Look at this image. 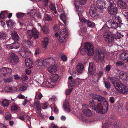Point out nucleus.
<instances>
[{
  "mask_svg": "<svg viewBox=\"0 0 128 128\" xmlns=\"http://www.w3.org/2000/svg\"><path fill=\"white\" fill-rule=\"evenodd\" d=\"M8 61L12 65H15L18 62L19 58L17 55L14 53H10V56L8 58Z\"/></svg>",
  "mask_w": 128,
  "mask_h": 128,
  "instance_id": "8",
  "label": "nucleus"
},
{
  "mask_svg": "<svg viewBox=\"0 0 128 128\" xmlns=\"http://www.w3.org/2000/svg\"><path fill=\"white\" fill-rule=\"evenodd\" d=\"M49 38L48 37H46L44 38V40L42 42V47L45 49H46L48 43Z\"/></svg>",
  "mask_w": 128,
  "mask_h": 128,
  "instance_id": "26",
  "label": "nucleus"
},
{
  "mask_svg": "<svg viewBox=\"0 0 128 128\" xmlns=\"http://www.w3.org/2000/svg\"><path fill=\"white\" fill-rule=\"evenodd\" d=\"M126 55L127 54L125 52L122 53L120 56V58L123 60H126L127 58Z\"/></svg>",
  "mask_w": 128,
  "mask_h": 128,
  "instance_id": "38",
  "label": "nucleus"
},
{
  "mask_svg": "<svg viewBox=\"0 0 128 128\" xmlns=\"http://www.w3.org/2000/svg\"><path fill=\"white\" fill-rule=\"evenodd\" d=\"M24 15V14L22 12H18L16 14L17 17L19 18H22Z\"/></svg>",
  "mask_w": 128,
  "mask_h": 128,
  "instance_id": "46",
  "label": "nucleus"
},
{
  "mask_svg": "<svg viewBox=\"0 0 128 128\" xmlns=\"http://www.w3.org/2000/svg\"><path fill=\"white\" fill-rule=\"evenodd\" d=\"M25 62L26 65L28 68L30 69L32 68L34 64L31 59H28L27 60L26 59L25 60Z\"/></svg>",
  "mask_w": 128,
  "mask_h": 128,
  "instance_id": "22",
  "label": "nucleus"
},
{
  "mask_svg": "<svg viewBox=\"0 0 128 128\" xmlns=\"http://www.w3.org/2000/svg\"><path fill=\"white\" fill-rule=\"evenodd\" d=\"M43 32L46 34H47L49 33L50 30L48 26L45 25H44L42 29Z\"/></svg>",
  "mask_w": 128,
  "mask_h": 128,
  "instance_id": "32",
  "label": "nucleus"
},
{
  "mask_svg": "<svg viewBox=\"0 0 128 128\" xmlns=\"http://www.w3.org/2000/svg\"><path fill=\"white\" fill-rule=\"evenodd\" d=\"M82 111L84 114L86 116H90L92 115V112L89 109H83Z\"/></svg>",
  "mask_w": 128,
  "mask_h": 128,
  "instance_id": "30",
  "label": "nucleus"
},
{
  "mask_svg": "<svg viewBox=\"0 0 128 128\" xmlns=\"http://www.w3.org/2000/svg\"><path fill=\"white\" fill-rule=\"evenodd\" d=\"M11 109L12 110H16L18 109V108L16 106L14 105L11 106Z\"/></svg>",
  "mask_w": 128,
  "mask_h": 128,
  "instance_id": "55",
  "label": "nucleus"
},
{
  "mask_svg": "<svg viewBox=\"0 0 128 128\" xmlns=\"http://www.w3.org/2000/svg\"><path fill=\"white\" fill-rule=\"evenodd\" d=\"M124 62L122 61H118L116 63V64L118 66H124Z\"/></svg>",
  "mask_w": 128,
  "mask_h": 128,
  "instance_id": "41",
  "label": "nucleus"
},
{
  "mask_svg": "<svg viewBox=\"0 0 128 128\" xmlns=\"http://www.w3.org/2000/svg\"><path fill=\"white\" fill-rule=\"evenodd\" d=\"M25 72L26 74H30L31 73V71L30 70H25Z\"/></svg>",
  "mask_w": 128,
  "mask_h": 128,
  "instance_id": "61",
  "label": "nucleus"
},
{
  "mask_svg": "<svg viewBox=\"0 0 128 128\" xmlns=\"http://www.w3.org/2000/svg\"><path fill=\"white\" fill-rule=\"evenodd\" d=\"M61 58L62 60L64 61H66L67 60V56L64 54H62L61 55Z\"/></svg>",
  "mask_w": 128,
  "mask_h": 128,
  "instance_id": "47",
  "label": "nucleus"
},
{
  "mask_svg": "<svg viewBox=\"0 0 128 128\" xmlns=\"http://www.w3.org/2000/svg\"><path fill=\"white\" fill-rule=\"evenodd\" d=\"M108 4L103 0H98L96 3V5L98 9L101 10L106 8Z\"/></svg>",
  "mask_w": 128,
  "mask_h": 128,
  "instance_id": "11",
  "label": "nucleus"
},
{
  "mask_svg": "<svg viewBox=\"0 0 128 128\" xmlns=\"http://www.w3.org/2000/svg\"><path fill=\"white\" fill-rule=\"evenodd\" d=\"M58 78V75L57 74H54L51 75L50 78L49 80L51 82H56Z\"/></svg>",
  "mask_w": 128,
  "mask_h": 128,
  "instance_id": "24",
  "label": "nucleus"
},
{
  "mask_svg": "<svg viewBox=\"0 0 128 128\" xmlns=\"http://www.w3.org/2000/svg\"><path fill=\"white\" fill-rule=\"evenodd\" d=\"M49 0H42L44 6H46L48 5Z\"/></svg>",
  "mask_w": 128,
  "mask_h": 128,
  "instance_id": "56",
  "label": "nucleus"
},
{
  "mask_svg": "<svg viewBox=\"0 0 128 128\" xmlns=\"http://www.w3.org/2000/svg\"><path fill=\"white\" fill-rule=\"evenodd\" d=\"M55 63V60L52 57L44 59L42 62L43 65L45 67H48L50 65H54Z\"/></svg>",
  "mask_w": 128,
  "mask_h": 128,
  "instance_id": "9",
  "label": "nucleus"
},
{
  "mask_svg": "<svg viewBox=\"0 0 128 128\" xmlns=\"http://www.w3.org/2000/svg\"><path fill=\"white\" fill-rule=\"evenodd\" d=\"M118 6L121 8H126L127 6L126 3L123 1H117Z\"/></svg>",
  "mask_w": 128,
  "mask_h": 128,
  "instance_id": "23",
  "label": "nucleus"
},
{
  "mask_svg": "<svg viewBox=\"0 0 128 128\" xmlns=\"http://www.w3.org/2000/svg\"><path fill=\"white\" fill-rule=\"evenodd\" d=\"M36 112L38 114V116L39 118L40 119H42L43 118V116L40 112L39 111H36Z\"/></svg>",
  "mask_w": 128,
  "mask_h": 128,
  "instance_id": "45",
  "label": "nucleus"
},
{
  "mask_svg": "<svg viewBox=\"0 0 128 128\" xmlns=\"http://www.w3.org/2000/svg\"><path fill=\"white\" fill-rule=\"evenodd\" d=\"M107 0L108 2V4H112L114 3V0Z\"/></svg>",
  "mask_w": 128,
  "mask_h": 128,
  "instance_id": "62",
  "label": "nucleus"
},
{
  "mask_svg": "<svg viewBox=\"0 0 128 128\" xmlns=\"http://www.w3.org/2000/svg\"><path fill=\"white\" fill-rule=\"evenodd\" d=\"M40 53V48H36L35 49V54H38Z\"/></svg>",
  "mask_w": 128,
  "mask_h": 128,
  "instance_id": "52",
  "label": "nucleus"
},
{
  "mask_svg": "<svg viewBox=\"0 0 128 128\" xmlns=\"http://www.w3.org/2000/svg\"><path fill=\"white\" fill-rule=\"evenodd\" d=\"M20 45L18 42H14L10 44H7L6 47L8 48L12 49L13 48L17 49L20 47Z\"/></svg>",
  "mask_w": 128,
  "mask_h": 128,
  "instance_id": "14",
  "label": "nucleus"
},
{
  "mask_svg": "<svg viewBox=\"0 0 128 128\" xmlns=\"http://www.w3.org/2000/svg\"><path fill=\"white\" fill-rule=\"evenodd\" d=\"M72 88H70L67 90L66 92V94L67 95H68L69 94L72 92Z\"/></svg>",
  "mask_w": 128,
  "mask_h": 128,
  "instance_id": "53",
  "label": "nucleus"
},
{
  "mask_svg": "<svg viewBox=\"0 0 128 128\" xmlns=\"http://www.w3.org/2000/svg\"><path fill=\"white\" fill-rule=\"evenodd\" d=\"M11 116L10 114H9V115H6V120H10L11 119Z\"/></svg>",
  "mask_w": 128,
  "mask_h": 128,
  "instance_id": "58",
  "label": "nucleus"
},
{
  "mask_svg": "<svg viewBox=\"0 0 128 128\" xmlns=\"http://www.w3.org/2000/svg\"><path fill=\"white\" fill-rule=\"evenodd\" d=\"M40 101H35L34 103V106L37 108V110H41V106L40 103Z\"/></svg>",
  "mask_w": 128,
  "mask_h": 128,
  "instance_id": "31",
  "label": "nucleus"
},
{
  "mask_svg": "<svg viewBox=\"0 0 128 128\" xmlns=\"http://www.w3.org/2000/svg\"><path fill=\"white\" fill-rule=\"evenodd\" d=\"M95 65L93 62L89 63L88 68L89 72L90 74H92L94 72Z\"/></svg>",
  "mask_w": 128,
  "mask_h": 128,
  "instance_id": "16",
  "label": "nucleus"
},
{
  "mask_svg": "<svg viewBox=\"0 0 128 128\" xmlns=\"http://www.w3.org/2000/svg\"><path fill=\"white\" fill-rule=\"evenodd\" d=\"M128 74L125 72H121L119 74L118 76L123 81H125L127 79Z\"/></svg>",
  "mask_w": 128,
  "mask_h": 128,
  "instance_id": "15",
  "label": "nucleus"
},
{
  "mask_svg": "<svg viewBox=\"0 0 128 128\" xmlns=\"http://www.w3.org/2000/svg\"><path fill=\"white\" fill-rule=\"evenodd\" d=\"M87 0H79L76 1L74 2L75 5L76 6L78 4L83 5L85 4Z\"/></svg>",
  "mask_w": 128,
  "mask_h": 128,
  "instance_id": "28",
  "label": "nucleus"
},
{
  "mask_svg": "<svg viewBox=\"0 0 128 128\" xmlns=\"http://www.w3.org/2000/svg\"><path fill=\"white\" fill-rule=\"evenodd\" d=\"M97 10L96 6L94 4H92L90 9L89 14L90 16L92 18H97L99 16L96 13Z\"/></svg>",
  "mask_w": 128,
  "mask_h": 128,
  "instance_id": "10",
  "label": "nucleus"
},
{
  "mask_svg": "<svg viewBox=\"0 0 128 128\" xmlns=\"http://www.w3.org/2000/svg\"><path fill=\"white\" fill-rule=\"evenodd\" d=\"M7 11H2L0 14V18H4L5 17V14H7Z\"/></svg>",
  "mask_w": 128,
  "mask_h": 128,
  "instance_id": "42",
  "label": "nucleus"
},
{
  "mask_svg": "<svg viewBox=\"0 0 128 128\" xmlns=\"http://www.w3.org/2000/svg\"><path fill=\"white\" fill-rule=\"evenodd\" d=\"M27 101L28 100L26 99H24L23 102L22 103V104L24 106H25L26 104Z\"/></svg>",
  "mask_w": 128,
  "mask_h": 128,
  "instance_id": "63",
  "label": "nucleus"
},
{
  "mask_svg": "<svg viewBox=\"0 0 128 128\" xmlns=\"http://www.w3.org/2000/svg\"><path fill=\"white\" fill-rule=\"evenodd\" d=\"M51 66L48 68V70L50 73H53L56 71L57 67L54 65H50Z\"/></svg>",
  "mask_w": 128,
  "mask_h": 128,
  "instance_id": "25",
  "label": "nucleus"
},
{
  "mask_svg": "<svg viewBox=\"0 0 128 128\" xmlns=\"http://www.w3.org/2000/svg\"><path fill=\"white\" fill-rule=\"evenodd\" d=\"M63 105L65 111L68 112H70V109L69 102L68 101L66 100L63 103Z\"/></svg>",
  "mask_w": 128,
  "mask_h": 128,
  "instance_id": "17",
  "label": "nucleus"
},
{
  "mask_svg": "<svg viewBox=\"0 0 128 128\" xmlns=\"http://www.w3.org/2000/svg\"><path fill=\"white\" fill-rule=\"evenodd\" d=\"M22 80H28V77L26 74H24L22 76Z\"/></svg>",
  "mask_w": 128,
  "mask_h": 128,
  "instance_id": "50",
  "label": "nucleus"
},
{
  "mask_svg": "<svg viewBox=\"0 0 128 128\" xmlns=\"http://www.w3.org/2000/svg\"><path fill=\"white\" fill-rule=\"evenodd\" d=\"M92 100L90 101V107L100 114L106 113L108 110V103L105 98L99 95L92 94Z\"/></svg>",
  "mask_w": 128,
  "mask_h": 128,
  "instance_id": "2",
  "label": "nucleus"
},
{
  "mask_svg": "<svg viewBox=\"0 0 128 128\" xmlns=\"http://www.w3.org/2000/svg\"><path fill=\"white\" fill-rule=\"evenodd\" d=\"M77 72L80 73H82L84 70V66L83 64H78L76 66Z\"/></svg>",
  "mask_w": 128,
  "mask_h": 128,
  "instance_id": "21",
  "label": "nucleus"
},
{
  "mask_svg": "<svg viewBox=\"0 0 128 128\" xmlns=\"http://www.w3.org/2000/svg\"><path fill=\"white\" fill-rule=\"evenodd\" d=\"M118 10L117 8L115 3L109 4L108 6V12L111 15H116L117 13Z\"/></svg>",
  "mask_w": 128,
  "mask_h": 128,
  "instance_id": "6",
  "label": "nucleus"
},
{
  "mask_svg": "<svg viewBox=\"0 0 128 128\" xmlns=\"http://www.w3.org/2000/svg\"><path fill=\"white\" fill-rule=\"evenodd\" d=\"M28 84L25 83H22L19 86V89L20 92H23L26 90Z\"/></svg>",
  "mask_w": 128,
  "mask_h": 128,
  "instance_id": "20",
  "label": "nucleus"
},
{
  "mask_svg": "<svg viewBox=\"0 0 128 128\" xmlns=\"http://www.w3.org/2000/svg\"><path fill=\"white\" fill-rule=\"evenodd\" d=\"M9 101L7 100L4 99L2 101V106H8L9 104Z\"/></svg>",
  "mask_w": 128,
  "mask_h": 128,
  "instance_id": "36",
  "label": "nucleus"
},
{
  "mask_svg": "<svg viewBox=\"0 0 128 128\" xmlns=\"http://www.w3.org/2000/svg\"><path fill=\"white\" fill-rule=\"evenodd\" d=\"M111 68V66L110 65H107L106 67L105 68L106 70L107 71L109 72Z\"/></svg>",
  "mask_w": 128,
  "mask_h": 128,
  "instance_id": "54",
  "label": "nucleus"
},
{
  "mask_svg": "<svg viewBox=\"0 0 128 128\" xmlns=\"http://www.w3.org/2000/svg\"><path fill=\"white\" fill-rule=\"evenodd\" d=\"M81 80L79 79L76 80H69L68 83V86L70 87H73L79 85L81 83Z\"/></svg>",
  "mask_w": 128,
  "mask_h": 128,
  "instance_id": "12",
  "label": "nucleus"
},
{
  "mask_svg": "<svg viewBox=\"0 0 128 128\" xmlns=\"http://www.w3.org/2000/svg\"><path fill=\"white\" fill-rule=\"evenodd\" d=\"M12 72V69L10 68L3 67L0 70V76L2 77L8 76Z\"/></svg>",
  "mask_w": 128,
  "mask_h": 128,
  "instance_id": "7",
  "label": "nucleus"
},
{
  "mask_svg": "<svg viewBox=\"0 0 128 128\" xmlns=\"http://www.w3.org/2000/svg\"><path fill=\"white\" fill-rule=\"evenodd\" d=\"M122 14L127 19H128V12L124 10L122 12Z\"/></svg>",
  "mask_w": 128,
  "mask_h": 128,
  "instance_id": "49",
  "label": "nucleus"
},
{
  "mask_svg": "<svg viewBox=\"0 0 128 128\" xmlns=\"http://www.w3.org/2000/svg\"><path fill=\"white\" fill-rule=\"evenodd\" d=\"M18 118L20 119L22 121H24V116H22L20 117H18Z\"/></svg>",
  "mask_w": 128,
  "mask_h": 128,
  "instance_id": "64",
  "label": "nucleus"
},
{
  "mask_svg": "<svg viewBox=\"0 0 128 128\" xmlns=\"http://www.w3.org/2000/svg\"><path fill=\"white\" fill-rule=\"evenodd\" d=\"M80 20L83 22L85 24H86L88 27H92V23L89 20L86 19L84 17L81 18Z\"/></svg>",
  "mask_w": 128,
  "mask_h": 128,
  "instance_id": "18",
  "label": "nucleus"
},
{
  "mask_svg": "<svg viewBox=\"0 0 128 128\" xmlns=\"http://www.w3.org/2000/svg\"><path fill=\"white\" fill-rule=\"evenodd\" d=\"M42 15L40 13H37L34 15V18L36 21L38 22L41 18Z\"/></svg>",
  "mask_w": 128,
  "mask_h": 128,
  "instance_id": "33",
  "label": "nucleus"
},
{
  "mask_svg": "<svg viewBox=\"0 0 128 128\" xmlns=\"http://www.w3.org/2000/svg\"><path fill=\"white\" fill-rule=\"evenodd\" d=\"M70 74L72 76H75L76 75V72L73 70L70 71Z\"/></svg>",
  "mask_w": 128,
  "mask_h": 128,
  "instance_id": "60",
  "label": "nucleus"
},
{
  "mask_svg": "<svg viewBox=\"0 0 128 128\" xmlns=\"http://www.w3.org/2000/svg\"><path fill=\"white\" fill-rule=\"evenodd\" d=\"M6 34L3 32H0V39L2 40L5 39L6 37Z\"/></svg>",
  "mask_w": 128,
  "mask_h": 128,
  "instance_id": "44",
  "label": "nucleus"
},
{
  "mask_svg": "<svg viewBox=\"0 0 128 128\" xmlns=\"http://www.w3.org/2000/svg\"><path fill=\"white\" fill-rule=\"evenodd\" d=\"M117 91L122 94H125L128 92V88L121 83L118 79L115 77L109 78Z\"/></svg>",
  "mask_w": 128,
  "mask_h": 128,
  "instance_id": "5",
  "label": "nucleus"
},
{
  "mask_svg": "<svg viewBox=\"0 0 128 128\" xmlns=\"http://www.w3.org/2000/svg\"><path fill=\"white\" fill-rule=\"evenodd\" d=\"M13 80V78L12 77H10L4 79L3 80V81L5 83H9L12 82Z\"/></svg>",
  "mask_w": 128,
  "mask_h": 128,
  "instance_id": "39",
  "label": "nucleus"
},
{
  "mask_svg": "<svg viewBox=\"0 0 128 128\" xmlns=\"http://www.w3.org/2000/svg\"><path fill=\"white\" fill-rule=\"evenodd\" d=\"M42 60H38L36 62V66H39L43 65Z\"/></svg>",
  "mask_w": 128,
  "mask_h": 128,
  "instance_id": "40",
  "label": "nucleus"
},
{
  "mask_svg": "<svg viewBox=\"0 0 128 128\" xmlns=\"http://www.w3.org/2000/svg\"><path fill=\"white\" fill-rule=\"evenodd\" d=\"M60 17L62 20H65L66 18V17L65 15L63 14L60 16Z\"/></svg>",
  "mask_w": 128,
  "mask_h": 128,
  "instance_id": "48",
  "label": "nucleus"
},
{
  "mask_svg": "<svg viewBox=\"0 0 128 128\" xmlns=\"http://www.w3.org/2000/svg\"><path fill=\"white\" fill-rule=\"evenodd\" d=\"M18 97V98L20 99H23L25 98V96L22 94H20L19 95Z\"/></svg>",
  "mask_w": 128,
  "mask_h": 128,
  "instance_id": "57",
  "label": "nucleus"
},
{
  "mask_svg": "<svg viewBox=\"0 0 128 128\" xmlns=\"http://www.w3.org/2000/svg\"><path fill=\"white\" fill-rule=\"evenodd\" d=\"M44 15L45 19L46 21H48L51 20L52 18L51 16L50 15L46 14H44Z\"/></svg>",
  "mask_w": 128,
  "mask_h": 128,
  "instance_id": "43",
  "label": "nucleus"
},
{
  "mask_svg": "<svg viewBox=\"0 0 128 128\" xmlns=\"http://www.w3.org/2000/svg\"><path fill=\"white\" fill-rule=\"evenodd\" d=\"M49 8L52 10L53 11L55 14L57 13L55 5L54 4L51 3L49 5Z\"/></svg>",
  "mask_w": 128,
  "mask_h": 128,
  "instance_id": "29",
  "label": "nucleus"
},
{
  "mask_svg": "<svg viewBox=\"0 0 128 128\" xmlns=\"http://www.w3.org/2000/svg\"><path fill=\"white\" fill-rule=\"evenodd\" d=\"M68 34V30L66 28L62 29L60 32L59 40H64L65 39V36L66 35Z\"/></svg>",
  "mask_w": 128,
  "mask_h": 128,
  "instance_id": "13",
  "label": "nucleus"
},
{
  "mask_svg": "<svg viewBox=\"0 0 128 128\" xmlns=\"http://www.w3.org/2000/svg\"><path fill=\"white\" fill-rule=\"evenodd\" d=\"M28 33L29 34L28 36L29 40H23L22 43L23 47H25L26 48H21L19 50V53L20 55L24 58H27L29 56L30 52L27 48L33 46V42L32 40L34 39H38L40 34L39 32L35 29L28 30Z\"/></svg>",
  "mask_w": 128,
  "mask_h": 128,
  "instance_id": "3",
  "label": "nucleus"
},
{
  "mask_svg": "<svg viewBox=\"0 0 128 128\" xmlns=\"http://www.w3.org/2000/svg\"><path fill=\"white\" fill-rule=\"evenodd\" d=\"M43 96L41 93L38 92L36 93L35 98V99L40 100Z\"/></svg>",
  "mask_w": 128,
  "mask_h": 128,
  "instance_id": "34",
  "label": "nucleus"
},
{
  "mask_svg": "<svg viewBox=\"0 0 128 128\" xmlns=\"http://www.w3.org/2000/svg\"><path fill=\"white\" fill-rule=\"evenodd\" d=\"M6 24L8 26H10L12 28H13L14 24V22L11 19L10 20H9L7 21Z\"/></svg>",
  "mask_w": 128,
  "mask_h": 128,
  "instance_id": "37",
  "label": "nucleus"
},
{
  "mask_svg": "<svg viewBox=\"0 0 128 128\" xmlns=\"http://www.w3.org/2000/svg\"><path fill=\"white\" fill-rule=\"evenodd\" d=\"M121 22L122 20L120 16H115L107 22V24L104 26L101 30L104 32V36L106 42L108 43L112 42L114 40V34H115L109 32V28L116 29L118 27L121 28L122 26L124 25Z\"/></svg>",
  "mask_w": 128,
  "mask_h": 128,
  "instance_id": "1",
  "label": "nucleus"
},
{
  "mask_svg": "<svg viewBox=\"0 0 128 128\" xmlns=\"http://www.w3.org/2000/svg\"><path fill=\"white\" fill-rule=\"evenodd\" d=\"M105 87L108 89L111 87V85L110 82L108 80H105L104 81Z\"/></svg>",
  "mask_w": 128,
  "mask_h": 128,
  "instance_id": "35",
  "label": "nucleus"
},
{
  "mask_svg": "<svg viewBox=\"0 0 128 128\" xmlns=\"http://www.w3.org/2000/svg\"><path fill=\"white\" fill-rule=\"evenodd\" d=\"M84 47V51L86 50L88 51V56H91L94 53V58L96 61L100 62L104 60V52L102 50L97 49L95 50L94 52L93 46L90 43L88 42L85 43Z\"/></svg>",
  "mask_w": 128,
  "mask_h": 128,
  "instance_id": "4",
  "label": "nucleus"
},
{
  "mask_svg": "<svg viewBox=\"0 0 128 128\" xmlns=\"http://www.w3.org/2000/svg\"><path fill=\"white\" fill-rule=\"evenodd\" d=\"M79 5L78 4V6H75L76 12H78V14L80 19V16H82V14L84 12V9L82 7L79 6Z\"/></svg>",
  "mask_w": 128,
  "mask_h": 128,
  "instance_id": "19",
  "label": "nucleus"
},
{
  "mask_svg": "<svg viewBox=\"0 0 128 128\" xmlns=\"http://www.w3.org/2000/svg\"><path fill=\"white\" fill-rule=\"evenodd\" d=\"M12 39L16 41H17L19 39V36L17 32H14L11 34Z\"/></svg>",
  "mask_w": 128,
  "mask_h": 128,
  "instance_id": "27",
  "label": "nucleus"
},
{
  "mask_svg": "<svg viewBox=\"0 0 128 128\" xmlns=\"http://www.w3.org/2000/svg\"><path fill=\"white\" fill-rule=\"evenodd\" d=\"M82 106H83V107L84 108H91L90 107V105H89H89L88 104H84Z\"/></svg>",
  "mask_w": 128,
  "mask_h": 128,
  "instance_id": "59",
  "label": "nucleus"
},
{
  "mask_svg": "<svg viewBox=\"0 0 128 128\" xmlns=\"http://www.w3.org/2000/svg\"><path fill=\"white\" fill-rule=\"evenodd\" d=\"M109 101L111 104H114L115 102V100L113 97H111L110 98Z\"/></svg>",
  "mask_w": 128,
  "mask_h": 128,
  "instance_id": "51",
  "label": "nucleus"
}]
</instances>
